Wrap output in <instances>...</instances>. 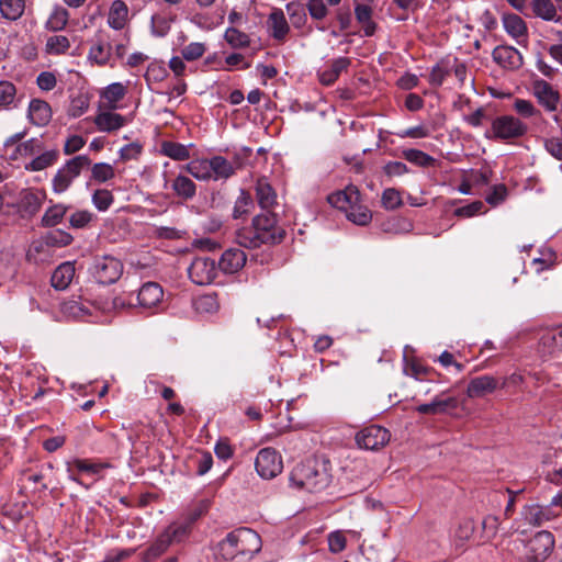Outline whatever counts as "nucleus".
<instances>
[{
  "label": "nucleus",
  "instance_id": "f257e3e1",
  "mask_svg": "<svg viewBox=\"0 0 562 562\" xmlns=\"http://www.w3.org/2000/svg\"><path fill=\"white\" fill-rule=\"evenodd\" d=\"M284 237L285 229L271 211L256 215L250 227H243L236 232L237 244L249 249L258 248L263 244H280Z\"/></svg>",
  "mask_w": 562,
  "mask_h": 562
},
{
  "label": "nucleus",
  "instance_id": "f03ea898",
  "mask_svg": "<svg viewBox=\"0 0 562 562\" xmlns=\"http://www.w3.org/2000/svg\"><path fill=\"white\" fill-rule=\"evenodd\" d=\"M331 482V463L323 457L297 463L290 473V484L297 490L321 492Z\"/></svg>",
  "mask_w": 562,
  "mask_h": 562
},
{
  "label": "nucleus",
  "instance_id": "7ed1b4c3",
  "mask_svg": "<svg viewBox=\"0 0 562 562\" xmlns=\"http://www.w3.org/2000/svg\"><path fill=\"white\" fill-rule=\"evenodd\" d=\"M260 550L261 538L249 528H239L229 532L217 546V553L225 561H232L237 557L251 559Z\"/></svg>",
  "mask_w": 562,
  "mask_h": 562
},
{
  "label": "nucleus",
  "instance_id": "20e7f679",
  "mask_svg": "<svg viewBox=\"0 0 562 562\" xmlns=\"http://www.w3.org/2000/svg\"><path fill=\"white\" fill-rule=\"evenodd\" d=\"M492 132L496 139L512 142L524 137L528 133V125L515 115L505 114L493 120Z\"/></svg>",
  "mask_w": 562,
  "mask_h": 562
},
{
  "label": "nucleus",
  "instance_id": "39448f33",
  "mask_svg": "<svg viewBox=\"0 0 562 562\" xmlns=\"http://www.w3.org/2000/svg\"><path fill=\"white\" fill-rule=\"evenodd\" d=\"M90 273L98 283L112 284L121 278L123 265L112 256H103L94 259Z\"/></svg>",
  "mask_w": 562,
  "mask_h": 562
},
{
  "label": "nucleus",
  "instance_id": "423d86ee",
  "mask_svg": "<svg viewBox=\"0 0 562 562\" xmlns=\"http://www.w3.org/2000/svg\"><path fill=\"white\" fill-rule=\"evenodd\" d=\"M391 439L390 431L379 425H370L360 429L355 437L360 449L378 451L385 447Z\"/></svg>",
  "mask_w": 562,
  "mask_h": 562
},
{
  "label": "nucleus",
  "instance_id": "0eeeda50",
  "mask_svg": "<svg viewBox=\"0 0 562 562\" xmlns=\"http://www.w3.org/2000/svg\"><path fill=\"white\" fill-rule=\"evenodd\" d=\"M532 94L538 104L548 113H555L562 105V98L558 89L544 79H536L531 86Z\"/></svg>",
  "mask_w": 562,
  "mask_h": 562
},
{
  "label": "nucleus",
  "instance_id": "6e6552de",
  "mask_svg": "<svg viewBox=\"0 0 562 562\" xmlns=\"http://www.w3.org/2000/svg\"><path fill=\"white\" fill-rule=\"evenodd\" d=\"M255 468L262 479H273L283 469L281 456L272 448H263L256 457Z\"/></svg>",
  "mask_w": 562,
  "mask_h": 562
},
{
  "label": "nucleus",
  "instance_id": "1a4fd4ad",
  "mask_svg": "<svg viewBox=\"0 0 562 562\" xmlns=\"http://www.w3.org/2000/svg\"><path fill=\"white\" fill-rule=\"evenodd\" d=\"M217 271L215 260L209 257H196L188 268L189 278L198 285L212 283L217 276Z\"/></svg>",
  "mask_w": 562,
  "mask_h": 562
},
{
  "label": "nucleus",
  "instance_id": "9d476101",
  "mask_svg": "<svg viewBox=\"0 0 562 562\" xmlns=\"http://www.w3.org/2000/svg\"><path fill=\"white\" fill-rule=\"evenodd\" d=\"M554 537L550 531H538L527 544V557L533 562H544L554 548Z\"/></svg>",
  "mask_w": 562,
  "mask_h": 562
},
{
  "label": "nucleus",
  "instance_id": "9b49d317",
  "mask_svg": "<svg viewBox=\"0 0 562 562\" xmlns=\"http://www.w3.org/2000/svg\"><path fill=\"white\" fill-rule=\"evenodd\" d=\"M113 55V46L110 42V37L99 32L94 36V41L91 44L87 59L91 65L98 67L113 66L111 64Z\"/></svg>",
  "mask_w": 562,
  "mask_h": 562
},
{
  "label": "nucleus",
  "instance_id": "f8f14e48",
  "mask_svg": "<svg viewBox=\"0 0 562 562\" xmlns=\"http://www.w3.org/2000/svg\"><path fill=\"white\" fill-rule=\"evenodd\" d=\"M521 515L528 524L535 527H540L543 524L558 518L559 510L553 509L552 506L548 505L531 504L522 507Z\"/></svg>",
  "mask_w": 562,
  "mask_h": 562
},
{
  "label": "nucleus",
  "instance_id": "ddd939ff",
  "mask_svg": "<svg viewBox=\"0 0 562 562\" xmlns=\"http://www.w3.org/2000/svg\"><path fill=\"white\" fill-rule=\"evenodd\" d=\"M458 405L456 396H449L443 392L435 396L430 403L420 404L415 409L424 415H440L457 409Z\"/></svg>",
  "mask_w": 562,
  "mask_h": 562
},
{
  "label": "nucleus",
  "instance_id": "4468645a",
  "mask_svg": "<svg viewBox=\"0 0 562 562\" xmlns=\"http://www.w3.org/2000/svg\"><path fill=\"white\" fill-rule=\"evenodd\" d=\"M493 60L505 69L516 70L524 64L521 53L513 46L499 45L492 53Z\"/></svg>",
  "mask_w": 562,
  "mask_h": 562
},
{
  "label": "nucleus",
  "instance_id": "2eb2a0df",
  "mask_svg": "<svg viewBox=\"0 0 562 562\" xmlns=\"http://www.w3.org/2000/svg\"><path fill=\"white\" fill-rule=\"evenodd\" d=\"M327 201L334 207L347 212L350 209H356L360 201V192L357 187L348 186L341 191L329 194Z\"/></svg>",
  "mask_w": 562,
  "mask_h": 562
},
{
  "label": "nucleus",
  "instance_id": "dca6fc26",
  "mask_svg": "<svg viewBox=\"0 0 562 562\" xmlns=\"http://www.w3.org/2000/svg\"><path fill=\"white\" fill-rule=\"evenodd\" d=\"M247 256L245 251L239 248L226 249L216 263L217 269L226 274H234L238 272L246 263Z\"/></svg>",
  "mask_w": 562,
  "mask_h": 562
},
{
  "label": "nucleus",
  "instance_id": "f3484780",
  "mask_svg": "<svg viewBox=\"0 0 562 562\" xmlns=\"http://www.w3.org/2000/svg\"><path fill=\"white\" fill-rule=\"evenodd\" d=\"M499 387V381L490 374L480 375L470 380L467 387V395L470 398L483 397L492 394Z\"/></svg>",
  "mask_w": 562,
  "mask_h": 562
},
{
  "label": "nucleus",
  "instance_id": "a211bd4d",
  "mask_svg": "<svg viewBox=\"0 0 562 562\" xmlns=\"http://www.w3.org/2000/svg\"><path fill=\"white\" fill-rule=\"evenodd\" d=\"M164 290L156 282L144 283L137 293L139 307L151 310L162 302Z\"/></svg>",
  "mask_w": 562,
  "mask_h": 562
},
{
  "label": "nucleus",
  "instance_id": "6ab92c4d",
  "mask_svg": "<svg viewBox=\"0 0 562 562\" xmlns=\"http://www.w3.org/2000/svg\"><path fill=\"white\" fill-rule=\"evenodd\" d=\"M110 464L105 462H93L88 459H75L71 462H67V473L69 480L81 484L80 480L77 477L76 472H85L88 474H99L103 469L109 468Z\"/></svg>",
  "mask_w": 562,
  "mask_h": 562
},
{
  "label": "nucleus",
  "instance_id": "aec40b11",
  "mask_svg": "<svg viewBox=\"0 0 562 562\" xmlns=\"http://www.w3.org/2000/svg\"><path fill=\"white\" fill-rule=\"evenodd\" d=\"M267 26L272 38L278 42H284L290 32L284 12L280 8L272 9L267 19Z\"/></svg>",
  "mask_w": 562,
  "mask_h": 562
},
{
  "label": "nucleus",
  "instance_id": "412c9836",
  "mask_svg": "<svg viewBox=\"0 0 562 562\" xmlns=\"http://www.w3.org/2000/svg\"><path fill=\"white\" fill-rule=\"evenodd\" d=\"M93 123L98 131L112 133L123 127L127 123V120L122 114L109 110L98 113L93 119Z\"/></svg>",
  "mask_w": 562,
  "mask_h": 562
},
{
  "label": "nucleus",
  "instance_id": "4be33fe9",
  "mask_svg": "<svg viewBox=\"0 0 562 562\" xmlns=\"http://www.w3.org/2000/svg\"><path fill=\"white\" fill-rule=\"evenodd\" d=\"M52 108L48 102L41 99L30 101L27 116L32 124L46 126L52 120Z\"/></svg>",
  "mask_w": 562,
  "mask_h": 562
},
{
  "label": "nucleus",
  "instance_id": "5701e85b",
  "mask_svg": "<svg viewBox=\"0 0 562 562\" xmlns=\"http://www.w3.org/2000/svg\"><path fill=\"white\" fill-rule=\"evenodd\" d=\"M539 350L544 356L562 350V326L544 330L539 339Z\"/></svg>",
  "mask_w": 562,
  "mask_h": 562
},
{
  "label": "nucleus",
  "instance_id": "b1692460",
  "mask_svg": "<svg viewBox=\"0 0 562 562\" xmlns=\"http://www.w3.org/2000/svg\"><path fill=\"white\" fill-rule=\"evenodd\" d=\"M239 165H234L223 156H213L210 158L211 180H227L233 177Z\"/></svg>",
  "mask_w": 562,
  "mask_h": 562
},
{
  "label": "nucleus",
  "instance_id": "393cba45",
  "mask_svg": "<svg viewBox=\"0 0 562 562\" xmlns=\"http://www.w3.org/2000/svg\"><path fill=\"white\" fill-rule=\"evenodd\" d=\"M503 25L505 31L516 40L517 44L526 45L527 25L519 15L513 13L504 14Z\"/></svg>",
  "mask_w": 562,
  "mask_h": 562
},
{
  "label": "nucleus",
  "instance_id": "a878e982",
  "mask_svg": "<svg viewBox=\"0 0 562 562\" xmlns=\"http://www.w3.org/2000/svg\"><path fill=\"white\" fill-rule=\"evenodd\" d=\"M255 191L259 206L266 212L271 211L277 204V193L267 178H259L257 180Z\"/></svg>",
  "mask_w": 562,
  "mask_h": 562
},
{
  "label": "nucleus",
  "instance_id": "bb28decb",
  "mask_svg": "<svg viewBox=\"0 0 562 562\" xmlns=\"http://www.w3.org/2000/svg\"><path fill=\"white\" fill-rule=\"evenodd\" d=\"M128 23V7L123 0H114L108 13V25L115 30H123Z\"/></svg>",
  "mask_w": 562,
  "mask_h": 562
},
{
  "label": "nucleus",
  "instance_id": "cd10ccee",
  "mask_svg": "<svg viewBox=\"0 0 562 562\" xmlns=\"http://www.w3.org/2000/svg\"><path fill=\"white\" fill-rule=\"evenodd\" d=\"M350 65V60L347 57H339L331 60L323 69L318 71L319 81L325 86L333 85L341 74Z\"/></svg>",
  "mask_w": 562,
  "mask_h": 562
},
{
  "label": "nucleus",
  "instance_id": "c85d7f7f",
  "mask_svg": "<svg viewBox=\"0 0 562 562\" xmlns=\"http://www.w3.org/2000/svg\"><path fill=\"white\" fill-rule=\"evenodd\" d=\"M75 263L66 261L60 263L53 272L50 278L52 286L56 290H65L69 286L75 277Z\"/></svg>",
  "mask_w": 562,
  "mask_h": 562
},
{
  "label": "nucleus",
  "instance_id": "c756f323",
  "mask_svg": "<svg viewBox=\"0 0 562 562\" xmlns=\"http://www.w3.org/2000/svg\"><path fill=\"white\" fill-rule=\"evenodd\" d=\"M514 110L525 119H532L533 124L546 123L542 112L529 100L516 99L513 103Z\"/></svg>",
  "mask_w": 562,
  "mask_h": 562
},
{
  "label": "nucleus",
  "instance_id": "7c9ffc66",
  "mask_svg": "<svg viewBox=\"0 0 562 562\" xmlns=\"http://www.w3.org/2000/svg\"><path fill=\"white\" fill-rule=\"evenodd\" d=\"M373 7L355 5V16L362 26L364 36H372L376 31V23L372 19Z\"/></svg>",
  "mask_w": 562,
  "mask_h": 562
},
{
  "label": "nucleus",
  "instance_id": "2f4dec72",
  "mask_svg": "<svg viewBox=\"0 0 562 562\" xmlns=\"http://www.w3.org/2000/svg\"><path fill=\"white\" fill-rule=\"evenodd\" d=\"M69 12L61 5H55L45 22V29L50 32L63 31L69 21Z\"/></svg>",
  "mask_w": 562,
  "mask_h": 562
},
{
  "label": "nucleus",
  "instance_id": "473e14b6",
  "mask_svg": "<svg viewBox=\"0 0 562 562\" xmlns=\"http://www.w3.org/2000/svg\"><path fill=\"white\" fill-rule=\"evenodd\" d=\"M171 189L177 196L186 201L193 199L196 194L195 183L183 175H179L173 179Z\"/></svg>",
  "mask_w": 562,
  "mask_h": 562
},
{
  "label": "nucleus",
  "instance_id": "72a5a7b5",
  "mask_svg": "<svg viewBox=\"0 0 562 562\" xmlns=\"http://www.w3.org/2000/svg\"><path fill=\"white\" fill-rule=\"evenodd\" d=\"M170 542L162 532L153 541V543L142 552L143 562H153L162 555L168 548L170 547Z\"/></svg>",
  "mask_w": 562,
  "mask_h": 562
},
{
  "label": "nucleus",
  "instance_id": "f704fd0d",
  "mask_svg": "<svg viewBox=\"0 0 562 562\" xmlns=\"http://www.w3.org/2000/svg\"><path fill=\"white\" fill-rule=\"evenodd\" d=\"M126 91V87L123 83L113 82L103 90L101 97L109 110H115L117 109V103L125 97Z\"/></svg>",
  "mask_w": 562,
  "mask_h": 562
},
{
  "label": "nucleus",
  "instance_id": "c9c22d12",
  "mask_svg": "<svg viewBox=\"0 0 562 562\" xmlns=\"http://www.w3.org/2000/svg\"><path fill=\"white\" fill-rule=\"evenodd\" d=\"M192 305L194 311L199 314H215L220 310V302L215 293L196 296Z\"/></svg>",
  "mask_w": 562,
  "mask_h": 562
},
{
  "label": "nucleus",
  "instance_id": "e433bc0d",
  "mask_svg": "<svg viewBox=\"0 0 562 562\" xmlns=\"http://www.w3.org/2000/svg\"><path fill=\"white\" fill-rule=\"evenodd\" d=\"M531 8L533 14L544 21L558 22L560 20L552 0H531Z\"/></svg>",
  "mask_w": 562,
  "mask_h": 562
},
{
  "label": "nucleus",
  "instance_id": "4c0bfd02",
  "mask_svg": "<svg viewBox=\"0 0 562 562\" xmlns=\"http://www.w3.org/2000/svg\"><path fill=\"white\" fill-rule=\"evenodd\" d=\"M191 532V522H172L170 524L162 533L167 536L170 544L183 542Z\"/></svg>",
  "mask_w": 562,
  "mask_h": 562
},
{
  "label": "nucleus",
  "instance_id": "58836bf2",
  "mask_svg": "<svg viewBox=\"0 0 562 562\" xmlns=\"http://www.w3.org/2000/svg\"><path fill=\"white\" fill-rule=\"evenodd\" d=\"M160 153L178 161H183L190 158V150L188 146L170 140L161 143Z\"/></svg>",
  "mask_w": 562,
  "mask_h": 562
},
{
  "label": "nucleus",
  "instance_id": "ea45409f",
  "mask_svg": "<svg viewBox=\"0 0 562 562\" xmlns=\"http://www.w3.org/2000/svg\"><path fill=\"white\" fill-rule=\"evenodd\" d=\"M59 153L57 149H50L42 153L25 165L29 171H41L54 165L58 159Z\"/></svg>",
  "mask_w": 562,
  "mask_h": 562
},
{
  "label": "nucleus",
  "instance_id": "a19ab883",
  "mask_svg": "<svg viewBox=\"0 0 562 562\" xmlns=\"http://www.w3.org/2000/svg\"><path fill=\"white\" fill-rule=\"evenodd\" d=\"M24 0H0L1 15L10 21H15L21 18L24 12Z\"/></svg>",
  "mask_w": 562,
  "mask_h": 562
},
{
  "label": "nucleus",
  "instance_id": "79ce46f5",
  "mask_svg": "<svg viewBox=\"0 0 562 562\" xmlns=\"http://www.w3.org/2000/svg\"><path fill=\"white\" fill-rule=\"evenodd\" d=\"M290 21L295 29L303 27L307 22L305 5L299 1L289 2L285 5Z\"/></svg>",
  "mask_w": 562,
  "mask_h": 562
},
{
  "label": "nucleus",
  "instance_id": "37998d69",
  "mask_svg": "<svg viewBox=\"0 0 562 562\" xmlns=\"http://www.w3.org/2000/svg\"><path fill=\"white\" fill-rule=\"evenodd\" d=\"M184 169L196 180H211L210 159H195L187 164Z\"/></svg>",
  "mask_w": 562,
  "mask_h": 562
},
{
  "label": "nucleus",
  "instance_id": "c03bdc74",
  "mask_svg": "<svg viewBox=\"0 0 562 562\" xmlns=\"http://www.w3.org/2000/svg\"><path fill=\"white\" fill-rule=\"evenodd\" d=\"M61 313L71 318L81 319L89 314L88 306L78 300H68L60 305Z\"/></svg>",
  "mask_w": 562,
  "mask_h": 562
},
{
  "label": "nucleus",
  "instance_id": "a18cd8bd",
  "mask_svg": "<svg viewBox=\"0 0 562 562\" xmlns=\"http://www.w3.org/2000/svg\"><path fill=\"white\" fill-rule=\"evenodd\" d=\"M70 48V41L65 35H52L46 40L45 52L48 55H64Z\"/></svg>",
  "mask_w": 562,
  "mask_h": 562
},
{
  "label": "nucleus",
  "instance_id": "49530a36",
  "mask_svg": "<svg viewBox=\"0 0 562 562\" xmlns=\"http://www.w3.org/2000/svg\"><path fill=\"white\" fill-rule=\"evenodd\" d=\"M402 156L404 159L418 167H430L436 162V159L430 155L414 148L403 150Z\"/></svg>",
  "mask_w": 562,
  "mask_h": 562
},
{
  "label": "nucleus",
  "instance_id": "de8ad7c7",
  "mask_svg": "<svg viewBox=\"0 0 562 562\" xmlns=\"http://www.w3.org/2000/svg\"><path fill=\"white\" fill-rule=\"evenodd\" d=\"M16 88L7 80L0 81V108L10 109L15 105Z\"/></svg>",
  "mask_w": 562,
  "mask_h": 562
},
{
  "label": "nucleus",
  "instance_id": "09e8293b",
  "mask_svg": "<svg viewBox=\"0 0 562 562\" xmlns=\"http://www.w3.org/2000/svg\"><path fill=\"white\" fill-rule=\"evenodd\" d=\"M254 206V201L251 195L246 192L245 190H241L239 196L237 198L234 209H233V217L234 218H240L244 215L248 214L250 210Z\"/></svg>",
  "mask_w": 562,
  "mask_h": 562
},
{
  "label": "nucleus",
  "instance_id": "8fccbe9b",
  "mask_svg": "<svg viewBox=\"0 0 562 562\" xmlns=\"http://www.w3.org/2000/svg\"><path fill=\"white\" fill-rule=\"evenodd\" d=\"M91 165V160L87 155H78L71 159H69L63 168L71 175L74 178H77L81 171Z\"/></svg>",
  "mask_w": 562,
  "mask_h": 562
},
{
  "label": "nucleus",
  "instance_id": "3c124183",
  "mask_svg": "<svg viewBox=\"0 0 562 562\" xmlns=\"http://www.w3.org/2000/svg\"><path fill=\"white\" fill-rule=\"evenodd\" d=\"M114 176V168L108 162H98L91 168V178L98 182H106L113 179Z\"/></svg>",
  "mask_w": 562,
  "mask_h": 562
},
{
  "label": "nucleus",
  "instance_id": "603ef678",
  "mask_svg": "<svg viewBox=\"0 0 562 562\" xmlns=\"http://www.w3.org/2000/svg\"><path fill=\"white\" fill-rule=\"evenodd\" d=\"M66 211L67 207L61 204L49 207L42 217L43 226L52 227L57 225L63 220Z\"/></svg>",
  "mask_w": 562,
  "mask_h": 562
},
{
  "label": "nucleus",
  "instance_id": "864d4df0",
  "mask_svg": "<svg viewBox=\"0 0 562 562\" xmlns=\"http://www.w3.org/2000/svg\"><path fill=\"white\" fill-rule=\"evenodd\" d=\"M224 37L226 42L234 48L246 47L250 42L249 36L246 33L235 27H228L225 31Z\"/></svg>",
  "mask_w": 562,
  "mask_h": 562
},
{
  "label": "nucleus",
  "instance_id": "5fc2aeb1",
  "mask_svg": "<svg viewBox=\"0 0 562 562\" xmlns=\"http://www.w3.org/2000/svg\"><path fill=\"white\" fill-rule=\"evenodd\" d=\"M345 213L347 218L357 225H367L372 218L371 212L366 206L360 205V201L356 209H350Z\"/></svg>",
  "mask_w": 562,
  "mask_h": 562
},
{
  "label": "nucleus",
  "instance_id": "6e6d98bb",
  "mask_svg": "<svg viewBox=\"0 0 562 562\" xmlns=\"http://www.w3.org/2000/svg\"><path fill=\"white\" fill-rule=\"evenodd\" d=\"M114 196L110 190L98 189L92 194L93 205L101 212L106 211L113 203Z\"/></svg>",
  "mask_w": 562,
  "mask_h": 562
},
{
  "label": "nucleus",
  "instance_id": "4d7b16f0",
  "mask_svg": "<svg viewBox=\"0 0 562 562\" xmlns=\"http://www.w3.org/2000/svg\"><path fill=\"white\" fill-rule=\"evenodd\" d=\"M76 178H74L71 175H69L63 167L59 168L55 175V177L53 178V190L56 192V193H63L65 192L69 187L70 184L72 183V181L75 180Z\"/></svg>",
  "mask_w": 562,
  "mask_h": 562
},
{
  "label": "nucleus",
  "instance_id": "13d9d810",
  "mask_svg": "<svg viewBox=\"0 0 562 562\" xmlns=\"http://www.w3.org/2000/svg\"><path fill=\"white\" fill-rule=\"evenodd\" d=\"M304 5L310 16L315 21L324 20L328 14L324 0H307Z\"/></svg>",
  "mask_w": 562,
  "mask_h": 562
},
{
  "label": "nucleus",
  "instance_id": "bf43d9fd",
  "mask_svg": "<svg viewBox=\"0 0 562 562\" xmlns=\"http://www.w3.org/2000/svg\"><path fill=\"white\" fill-rule=\"evenodd\" d=\"M205 52L206 46L204 43L192 42L181 49V55L187 61H194L201 58Z\"/></svg>",
  "mask_w": 562,
  "mask_h": 562
},
{
  "label": "nucleus",
  "instance_id": "052dcab7",
  "mask_svg": "<svg viewBox=\"0 0 562 562\" xmlns=\"http://www.w3.org/2000/svg\"><path fill=\"white\" fill-rule=\"evenodd\" d=\"M403 203L401 194L395 189H385L382 194V205L386 210H395Z\"/></svg>",
  "mask_w": 562,
  "mask_h": 562
},
{
  "label": "nucleus",
  "instance_id": "680f3d73",
  "mask_svg": "<svg viewBox=\"0 0 562 562\" xmlns=\"http://www.w3.org/2000/svg\"><path fill=\"white\" fill-rule=\"evenodd\" d=\"M93 216V213L87 210L76 211L69 217L70 226L72 228H83L92 221Z\"/></svg>",
  "mask_w": 562,
  "mask_h": 562
},
{
  "label": "nucleus",
  "instance_id": "e2e57ef3",
  "mask_svg": "<svg viewBox=\"0 0 562 562\" xmlns=\"http://www.w3.org/2000/svg\"><path fill=\"white\" fill-rule=\"evenodd\" d=\"M347 539L342 531H333L328 535V548L331 553H339L345 550Z\"/></svg>",
  "mask_w": 562,
  "mask_h": 562
},
{
  "label": "nucleus",
  "instance_id": "0e129e2a",
  "mask_svg": "<svg viewBox=\"0 0 562 562\" xmlns=\"http://www.w3.org/2000/svg\"><path fill=\"white\" fill-rule=\"evenodd\" d=\"M484 203L482 201H474L465 206H461L454 210V215L458 217H472L479 213H482Z\"/></svg>",
  "mask_w": 562,
  "mask_h": 562
},
{
  "label": "nucleus",
  "instance_id": "69168bd1",
  "mask_svg": "<svg viewBox=\"0 0 562 562\" xmlns=\"http://www.w3.org/2000/svg\"><path fill=\"white\" fill-rule=\"evenodd\" d=\"M193 460L196 464L198 475L206 474L213 465L212 454L207 451H203L199 457H195Z\"/></svg>",
  "mask_w": 562,
  "mask_h": 562
},
{
  "label": "nucleus",
  "instance_id": "338daca9",
  "mask_svg": "<svg viewBox=\"0 0 562 562\" xmlns=\"http://www.w3.org/2000/svg\"><path fill=\"white\" fill-rule=\"evenodd\" d=\"M546 150L555 159L562 160V138L550 137L543 140Z\"/></svg>",
  "mask_w": 562,
  "mask_h": 562
},
{
  "label": "nucleus",
  "instance_id": "774afa93",
  "mask_svg": "<svg viewBox=\"0 0 562 562\" xmlns=\"http://www.w3.org/2000/svg\"><path fill=\"white\" fill-rule=\"evenodd\" d=\"M36 83L41 90L50 91L56 87L57 79L53 72L42 71L36 78Z\"/></svg>",
  "mask_w": 562,
  "mask_h": 562
}]
</instances>
